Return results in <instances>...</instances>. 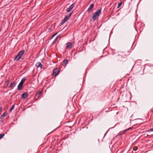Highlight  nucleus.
I'll return each instance as SVG.
<instances>
[{
  "instance_id": "3",
  "label": "nucleus",
  "mask_w": 153,
  "mask_h": 153,
  "mask_svg": "<svg viewBox=\"0 0 153 153\" xmlns=\"http://www.w3.org/2000/svg\"><path fill=\"white\" fill-rule=\"evenodd\" d=\"M59 72V69L57 68H56L54 69L53 71V75L54 76H56L57 75Z\"/></svg>"
},
{
  "instance_id": "26",
  "label": "nucleus",
  "mask_w": 153,
  "mask_h": 153,
  "mask_svg": "<svg viewBox=\"0 0 153 153\" xmlns=\"http://www.w3.org/2000/svg\"><path fill=\"white\" fill-rule=\"evenodd\" d=\"M3 122V120H0V124H1Z\"/></svg>"
},
{
  "instance_id": "11",
  "label": "nucleus",
  "mask_w": 153,
  "mask_h": 153,
  "mask_svg": "<svg viewBox=\"0 0 153 153\" xmlns=\"http://www.w3.org/2000/svg\"><path fill=\"white\" fill-rule=\"evenodd\" d=\"M16 83V82L15 81L11 82L10 85V87L12 88L14 87L15 86Z\"/></svg>"
},
{
  "instance_id": "28",
  "label": "nucleus",
  "mask_w": 153,
  "mask_h": 153,
  "mask_svg": "<svg viewBox=\"0 0 153 153\" xmlns=\"http://www.w3.org/2000/svg\"><path fill=\"white\" fill-rule=\"evenodd\" d=\"M106 134V133L105 134L104 136V137L105 136V135Z\"/></svg>"
},
{
  "instance_id": "19",
  "label": "nucleus",
  "mask_w": 153,
  "mask_h": 153,
  "mask_svg": "<svg viewBox=\"0 0 153 153\" xmlns=\"http://www.w3.org/2000/svg\"><path fill=\"white\" fill-rule=\"evenodd\" d=\"M59 37V36H57L54 40L53 42V44H54L56 42L57 40Z\"/></svg>"
},
{
  "instance_id": "10",
  "label": "nucleus",
  "mask_w": 153,
  "mask_h": 153,
  "mask_svg": "<svg viewBox=\"0 0 153 153\" xmlns=\"http://www.w3.org/2000/svg\"><path fill=\"white\" fill-rule=\"evenodd\" d=\"M23 84L19 83L17 87V89L19 90H21L22 89L23 87Z\"/></svg>"
},
{
  "instance_id": "4",
  "label": "nucleus",
  "mask_w": 153,
  "mask_h": 153,
  "mask_svg": "<svg viewBox=\"0 0 153 153\" xmlns=\"http://www.w3.org/2000/svg\"><path fill=\"white\" fill-rule=\"evenodd\" d=\"M75 6V4L74 3H73L67 9L66 11L68 13L71 10L73 9V7Z\"/></svg>"
},
{
  "instance_id": "20",
  "label": "nucleus",
  "mask_w": 153,
  "mask_h": 153,
  "mask_svg": "<svg viewBox=\"0 0 153 153\" xmlns=\"http://www.w3.org/2000/svg\"><path fill=\"white\" fill-rule=\"evenodd\" d=\"M10 83V81L9 80H8L7 81H6L5 83V85H6L7 86Z\"/></svg>"
},
{
  "instance_id": "2",
  "label": "nucleus",
  "mask_w": 153,
  "mask_h": 153,
  "mask_svg": "<svg viewBox=\"0 0 153 153\" xmlns=\"http://www.w3.org/2000/svg\"><path fill=\"white\" fill-rule=\"evenodd\" d=\"M73 12L70 13L69 14L67 15L64 18V19L61 22L60 24L61 25H62L64 24L69 19L70 16H71Z\"/></svg>"
},
{
  "instance_id": "8",
  "label": "nucleus",
  "mask_w": 153,
  "mask_h": 153,
  "mask_svg": "<svg viewBox=\"0 0 153 153\" xmlns=\"http://www.w3.org/2000/svg\"><path fill=\"white\" fill-rule=\"evenodd\" d=\"M94 6V5L93 4H91L89 7L87 11L88 13H90L91 12V10H92L93 9Z\"/></svg>"
},
{
  "instance_id": "16",
  "label": "nucleus",
  "mask_w": 153,
  "mask_h": 153,
  "mask_svg": "<svg viewBox=\"0 0 153 153\" xmlns=\"http://www.w3.org/2000/svg\"><path fill=\"white\" fill-rule=\"evenodd\" d=\"M25 79H26L25 77L23 78H22L20 82L19 83L23 84V83L25 82Z\"/></svg>"
},
{
  "instance_id": "15",
  "label": "nucleus",
  "mask_w": 153,
  "mask_h": 153,
  "mask_svg": "<svg viewBox=\"0 0 153 153\" xmlns=\"http://www.w3.org/2000/svg\"><path fill=\"white\" fill-rule=\"evenodd\" d=\"M7 115V113L6 112H4L3 114L1 116L0 118V119H2L4 117H5Z\"/></svg>"
},
{
  "instance_id": "22",
  "label": "nucleus",
  "mask_w": 153,
  "mask_h": 153,
  "mask_svg": "<svg viewBox=\"0 0 153 153\" xmlns=\"http://www.w3.org/2000/svg\"><path fill=\"white\" fill-rule=\"evenodd\" d=\"M122 3L121 2H120V3H119L118 4V6L117 7V8H119L122 5Z\"/></svg>"
},
{
  "instance_id": "27",
  "label": "nucleus",
  "mask_w": 153,
  "mask_h": 153,
  "mask_svg": "<svg viewBox=\"0 0 153 153\" xmlns=\"http://www.w3.org/2000/svg\"><path fill=\"white\" fill-rule=\"evenodd\" d=\"M150 131H153V128L150 129Z\"/></svg>"
},
{
  "instance_id": "5",
  "label": "nucleus",
  "mask_w": 153,
  "mask_h": 153,
  "mask_svg": "<svg viewBox=\"0 0 153 153\" xmlns=\"http://www.w3.org/2000/svg\"><path fill=\"white\" fill-rule=\"evenodd\" d=\"M117 58L118 60L122 61L124 60L125 57H122L121 55L119 54L118 55Z\"/></svg>"
},
{
  "instance_id": "9",
  "label": "nucleus",
  "mask_w": 153,
  "mask_h": 153,
  "mask_svg": "<svg viewBox=\"0 0 153 153\" xmlns=\"http://www.w3.org/2000/svg\"><path fill=\"white\" fill-rule=\"evenodd\" d=\"M28 97L27 92L24 93L22 94V99H25V98L27 97Z\"/></svg>"
},
{
  "instance_id": "23",
  "label": "nucleus",
  "mask_w": 153,
  "mask_h": 153,
  "mask_svg": "<svg viewBox=\"0 0 153 153\" xmlns=\"http://www.w3.org/2000/svg\"><path fill=\"white\" fill-rule=\"evenodd\" d=\"M4 134H0V139H1L4 136Z\"/></svg>"
},
{
  "instance_id": "6",
  "label": "nucleus",
  "mask_w": 153,
  "mask_h": 153,
  "mask_svg": "<svg viewBox=\"0 0 153 153\" xmlns=\"http://www.w3.org/2000/svg\"><path fill=\"white\" fill-rule=\"evenodd\" d=\"M72 43L70 42H68L66 44V48L71 49L72 48Z\"/></svg>"
},
{
  "instance_id": "14",
  "label": "nucleus",
  "mask_w": 153,
  "mask_h": 153,
  "mask_svg": "<svg viewBox=\"0 0 153 153\" xmlns=\"http://www.w3.org/2000/svg\"><path fill=\"white\" fill-rule=\"evenodd\" d=\"M21 59L20 56H19L18 55L14 58V60L15 61H17Z\"/></svg>"
},
{
  "instance_id": "12",
  "label": "nucleus",
  "mask_w": 153,
  "mask_h": 153,
  "mask_svg": "<svg viewBox=\"0 0 153 153\" xmlns=\"http://www.w3.org/2000/svg\"><path fill=\"white\" fill-rule=\"evenodd\" d=\"M25 51H22L19 52L18 53V55L20 56V57L21 58V56L24 54V53Z\"/></svg>"
},
{
  "instance_id": "18",
  "label": "nucleus",
  "mask_w": 153,
  "mask_h": 153,
  "mask_svg": "<svg viewBox=\"0 0 153 153\" xmlns=\"http://www.w3.org/2000/svg\"><path fill=\"white\" fill-rule=\"evenodd\" d=\"M68 60L67 59H65L63 61V65H65L66 64H67L68 63Z\"/></svg>"
},
{
  "instance_id": "13",
  "label": "nucleus",
  "mask_w": 153,
  "mask_h": 153,
  "mask_svg": "<svg viewBox=\"0 0 153 153\" xmlns=\"http://www.w3.org/2000/svg\"><path fill=\"white\" fill-rule=\"evenodd\" d=\"M42 94V92L40 91H39L37 92L36 96L35 98H36L37 97V99H38L39 96Z\"/></svg>"
},
{
  "instance_id": "17",
  "label": "nucleus",
  "mask_w": 153,
  "mask_h": 153,
  "mask_svg": "<svg viewBox=\"0 0 153 153\" xmlns=\"http://www.w3.org/2000/svg\"><path fill=\"white\" fill-rule=\"evenodd\" d=\"M131 128V127H130V128H129L126 129H125L123 131V133H125V132H127V131H128V130H130V129H131V128Z\"/></svg>"
},
{
  "instance_id": "24",
  "label": "nucleus",
  "mask_w": 153,
  "mask_h": 153,
  "mask_svg": "<svg viewBox=\"0 0 153 153\" xmlns=\"http://www.w3.org/2000/svg\"><path fill=\"white\" fill-rule=\"evenodd\" d=\"M57 33H56L55 34H54L53 35L51 36V39L53 38L55 35H56L57 34Z\"/></svg>"
},
{
  "instance_id": "21",
  "label": "nucleus",
  "mask_w": 153,
  "mask_h": 153,
  "mask_svg": "<svg viewBox=\"0 0 153 153\" xmlns=\"http://www.w3.org/2000/svg\"><path fill=\"white\" fill-rule=\"evenodd\" d=\"M14 107H15V105H13L12 106L11 108H10V110H9V111L11 112L14 109Z\"/></svg>"
},
{
  "instance_id": "1",
  "label": "nucleus",
  "mask_w": 153,
  "mask_h": 153,
  "mask_svg": "<svg viewBox=\"0 0 153 153\" xmlns=\"http://www.w3.org/2000/svg\"><path fill=\"white\" fill-rule=\"evenodd\" d=\"M102 11V8L100 9H98L97 10L96 12L94 13L92 17V19L94 20H95L97 19L99 16Z\"/></svg>"
},
{
  "instance_id": "25",
  "label": "nucleus",
  "mask_w": 153,
  "mask_h": 153,
  "mask_svg": "<svg viewBox=\"0 0 153 153\" xmlns=\"http://www.w3.org/2000/svg\"><path fill=\"white\" fill-rule=\"evenodd\" d=\"M137 149V147H134V151H136Z\"/></svg>"
},
{
  "instance_id": "7",
  "label": "nucleus",
  "mask_w": 153,
  "mask_h": 153,
  "mask_svg": "<svg viewBox=\"0 0 153 153\" xmlns=\"http://www.w3.org/2000/svg\"><path fill=\"white\" fill-rule=\"evenodd\" d=\"M36 66L38 67H40L41 68H42L43 65L40 62H38L36 64Z\"/></svg>"
}]
</instances>
